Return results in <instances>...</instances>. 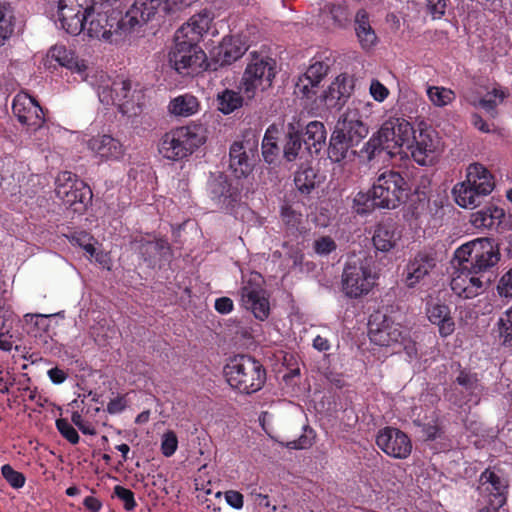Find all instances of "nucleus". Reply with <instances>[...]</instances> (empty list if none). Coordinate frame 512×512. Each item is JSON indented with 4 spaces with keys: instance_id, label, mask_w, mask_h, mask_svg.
Wrapping results in <instances>:
<instances>
[{
    "instance_id": "1",
    "label": "nucleus",
    "mask_w": 512,
    "mask_h": 512,
    "mask_svg": "<svg viewBox=\"0 0 512 512\" xmlns=\"http://www.w3.org/2000/svg\"><path fill=\"white\" fill-rule=\"evenodd\" d=\"M413 126L404 118L391 117L384 121L379 130L365 143L361 152L368 161L386 153L390 158L400 154L403 147L411 142Z\"/></svg>"
},
{
    "instance_id": "2",
    "label": "nucleus",
    "mask_w": 512,
    "mask_h": 512,
    "mask_svg": "<svg viewBox=\"0 0 512 512\" xmlns=\"http://www.w3.org/2000/svg\"><path fill=\"white\" fill-rule=\"evenodd\" d=\"M377 278L371 257L365 253L351 254L343 267L341 291L349 299H360L372 291Z\"/></svg>"
},
{
    "instance_id": "3",
    "label": "nucleus",
    "mask_w": 512,
    "mask_h": 512,
    "mask_svg": "<svg viewBox=\"0 0 512 512\" xmlns=\"http://www.w3.org/2000/svg\"><path fill=\"white\" fill-rule=\"evenodd\" d=\"M230 387L239 393L251 395L261 390L266 382L264 365L250 355H236L224 367Z\"/></svg>"
},
{
    "instance_id": "4",
    "label": "nucleus",
    "mask_w": 512,
    "mask_h": 512,
    "mask_svg": "<svg viewBox=\"0 0 512 512\" xmlns=\"http://www.w3.org/2000/svg\"><path fill=\"white\" fill-rule=\"evenodd\" d=\"M459 265L474 270V273L484 275L493 282L495 268L500 261L499 247L490 238H476L455 251Z\"/></svg>"
},
{
    "instance_id": "5",
    "label": "nucleus",
    "mask_w": 512,
    "mask_h": 512,
    "mask_svg": "<svg viewBox=\"0 0 512 512\" xmlns=\"http://www.w3.org/2000/svg\"><path fill=\"white\" fill-rule=\"evenodd\" d=\"M206 142L204 128L190 124L171 129L160 139L158 151L170 161L187 159Z\"/></svg>"
},
{
    "instance_id": "6",
    "label": "nucleus",
    "mask_w": 512,
    "mask_h": 512,
    "mask_svg": "<svg viewBox=\"0 0 512 512\" xmlns=\"http://www.w3.org/2000/svg\"><path fill=\"white\" fill-rule=\"evenodd\" d=\"M410 187L400 171L386 169L374 181L371 192L375 194L380 209H396L405 203Z\"/></svg>"
},
{
    "instance_id": "7",
    "label": "nucleus",
    "mask_w": 512,
    "mask_h": 512,
    "mask_svg": "<svg viewBox=\"0 0 512 512\" xmlns=\"http://www.w3.org/2000/svg\"><path fill=\"white\" fill-rule=\"evenodd\" d=\"M250 55L251 59L241 80V89L248 99L254 98L258 90L264 91L270 88L276 76L274 59L256 52Z\"/></svg>"
},
{
    "instance_id": "8",
    "label": "nucleus",
    "mask_w": 512,
    "mask_h": 512,
    "mask_svg": "<svg viewBox=\"0 0 512 512\" xmlns=\"http://www.w3.org/2000/svg\"><path fill=\"white\" fill-rule=\"evenodd\" d=\"M169 63L183 76L198 74L210 67L206 54L199 47L198 42L187 38L175 37V45L169 52Z\"/></svg>"
},
{
    "instance_id": "9",
    "label": "nucleus",
    "mask_w": 512,
    "mask_h": 512,
    "mask_svg": "<svg viewBox=\"0 0 512 512\" xmlns=\"http://www.w3.org/2000/svg\"><path fill=\"white\" fill-rule=\"evenodd\" d=\"M56 195L62 202L79 212L92 199V191L84 181L76 178L72 172L65 171L57 179Z\"/></svg>"
},
{
    "instance_id": "10",
    "label": "nucleus",
    "mask_w": 512,
    "mask_h": 512,
    "mask_svg": "<svg viewBox=\"0 0 512 512\" xmlns=\"http://www.w3.org/2000/svg\"><path fill=\"white\" fill-rule=\"evenodd\" d=\"M94 0H58V20L70 35H79L85 28Z\"/></svg>"
},
{
    "instance_id": "11",
    "label": "nucleus",
    "mask_w": 512,
    "mask_h": 512,
    "mask_svg": "<svg viewBox=\"0 0 512 512\" xmlns=\"http://www.w3.org/2000/svg\"><path fill=\"white\" fill-rule=\"evenodd\" d=\"M377 447L394 459H407L412 453L410 437L399 428L386 426L381 428L375 439Z\"/></svg>"
},
{
    "instance_id": "12",
    "label": "nucleus",
    "mask_w": 512,
    "mask_h": 512,
    "mask_svg": "<svg viewBox=\"0 0 512 512\" xmlns=\"http://www.w3.org/2000/svg\"><path fill=\"white\" fill-rule=\"evenodd\" d=\"M492 281L484 275L474 273V270L459 265L453 273L450 286L452 291L460 298L472 299L484 293Z\"/></svg>"
},
{
    "instance_id": "13",
    "label": "nucleus",
    "mask_w": 512,
    "mask_h": 512,
    "mask_svg": "<svg viewBox=\"0 0 512 512\" xmlns=\"http://www.w3.org/2000/svg\"><path fill=\"white\" fill-rule=\"evenodd\" d=\"M12 110L22 125L33 130H38L45 123L43 108L27 93H19L14 97Z\"/></svg>"
},
{
    "instance_id": "14",
    "label": "nucleus",
    "mask_w": 512,
    "mask_h": 512,
    "mask_svg": "<svg viewBox=\"0 0 512 512\" xmlns=\"http://www.w3.org/2000/svg\"><path fill=\"white\" fill-rule=\"evenodd\" d=\"M242 305L250 310L254 317L264 321L270 314V304L266 291L260 283L250 279L240 289Z\"/></svg>"
},
{
    "instance_id": "15",
    "label": "nucleus",
    "mask_w": 512,
    "mask_h": 512,
    "mask_svg": "<svg viewBox=\"0 0 512 512\" xmlns=\"http://www.w3.org/2000/svg\"><path fill=\"white\" fill-rule=\"evenodd\" d=\"M411 142L408 143L407 150L415 162L421 166L433 163L437 150L438 141L434 132L428 129H420L418 134L413 129Z\"/></svg>"
},
{
    "instance_id": "16",
    "label": "nucleus",
    "mask_w": 512,
    "mask_h": 512,
    "mask_svg": "<svg viewBox=\"0 0 512 512\" xmlns=\"http://www.w3.org/2000/svg\"><path fill=\"white\" fill-rule=\"evenodd\" d=\"M208 195L210 199L223 210L232 209L240 201V190L233 186L228 178L219 174L208 182Z\"/></svg>"
},
{
    "instance_id": "17",
    "label": "nucleus",
    "mask_w": 512,
    "mask_h": 512,
    "mask_svg": "<svg viewBox=\"0 0 512 512\" xmlns=\"http://www.w3.org/2000/svg\"><path fill=\"white\" fill-rule=\"evenodd\" d=\"M436 252L432 249L418 251L406 265L405 283L409 288L415 287L436 267Z\"/></svg>"
},
{
    "instance_id": "18",
    "label": "nucleus",
    "mask_w": 512,
    "mask_h": 512,
    "mask_svg": "<svg viewBox=\"0 0 512 512\" xmlns=\"http://www.w3.org/2000/svg\"><path fill=\"white\" fill-rule=\"evenodd\" d=\"M425 311L429 322L438 327L440 337L446 338L454 333L456 324L447 304L431 299L427 301Z\"/></svg>"
},
{
    "instance_id": "19",
    "label": "nucleus",
    "mask_w": 512,
    "mask_h": 512,
    "mask_svg": "<svg viewBox=\"0 0 512 512\" xmlns=\"http://www.w3.org/2000/svg\"><path fill=\"white\" fill-rule=\"evenodd\" d=\"M87 147L101 161H116L125 153L120 140L108 134L93 136L88 140Z\"/></svg>"
},
{
    "instance_id": "20",
    "label": "nucleus",
    "mask_w": 512,
    "mask_h": 512,
    "mask_svg": "<svg viewBox=\"0 0 512 512\" xmlns=\"http://www.w3.org/2000/svg\"><path fill=\"white\" fill-rule=\"evenodd\" d=\"M369 338L372 343L378 346H391L403 340V331L400 324L394 323L384 316L381 323L369 321Z\"/></svg>"
},
{
    "instance_id": "21",
    "label": "nucleus",
    "mask_w": 512,
    "mask_h": 512,
    "mask_svg": "<svg viewBox=\"0 0 512 512\" xmlns=\"http://www.w3.org/2000/svg\"><path fill=\"white\" fill-rule=\"evenodd\" d=\"M401 237L402 232L397 222L388 218L375 226L372 242L377 251L385 253L394 249Z\"/></svg>"
},
{
    "instance_id": "22",
    "label": "nucleus",
    "mask_w": 512,
    "mask_h": 512,
    "mask_svg": "<svg viewBox=\"0 0 512 512\" xmlns=\"http://www.w3.org/2000/svg\"><path fill=\"white\" fill-rule=\"evenodd\" d=\"M329 66L324 62H315L311 64L306 72L298 78L295 86V93L303 98L312 99L317 91L319 84L327 75Z\"/></svg>"
},
{
    "instance_id": "23",
    "label": "nucleus",
    "mask_w": 512,
    "mask_h": 512,
    "mask_svg": "<svg viewBox=\"0 0 512 512\" xmlns=\"http://www.w3.org/2000/svg\"><path fill=\"white\" fill-rule=\"evenodd\" d=\"M335 130L352 146H357L368 135V127L360 119L357 111L346 112L338 120Z\"/></svg>"
},
{
    "instance_id": "24",
    "label": "nucleus",
    "mask_w": 512,
    "mask_h": 512,
    "mask_svg": "<svg viewBox=\"0 0 512 512\" xmlns=\"http://www.w3.org/2000/svg\"><path fill=\"white\" fill-rule=\"evenodd\" d=\"M213 19L214 14L211 10H201L176 31V38H187L199 43L203 35L208 32Z\"/></svg>"
},
{
    "instance_id": "25",
    "label": "nucleus",
    "mask_w": 512,
    "mask_h": 512,
    "mask_svg": "<svg viewBox=\"0 0 512 512\" xmlns=\"http://www.w3.org/2000/svg\"><path fill=\"white\" fill-rule=\"evenodd\" d=\"M131 93V81L122 77L114 79L110 85H101L98 88L99 99L104 104L118 105L123 111V106L128 103Z\"/></svg>"
},
{
    "instance_id": "26",
    "label": "nucleus",
    "mask_w": 512,
    "mask_h": 512,
    "mask_svg": "<svg viewBox=\"0 0 512 512\" xmlns=\"http://www.w3.org/2000/svg\"><path fill=\"white\" fill-rule=\"evenodd\" d=\"M164 4L165 0H135L126 11L127 21H132L135 27L142 26L153 19Z\"/></svg>"
},
{
    "instance_id": "27",
    "label": "nucleus",
    "mask_w": 512,
    "mask_h": 512,
    "mask_svg": "<svg viewBox=\"0 0 512 512\" xmlns=\"http://www.w3.org/2000/svg\"><path fill=\"white\" fill-rule=\"evenodd\" d=\"M479 481L482 485H491V488H487V490L490 492L489 504L495 511L499 510L506 503L505 494L508 487L506 482L490 468L485 469L481 473Z\"/></svg>"
},
{
    "instance_id": "28",
    "label": "nucleus",
    "mask_w": 512,
    "mask_h": 512,
    "mask_svg": "<svg viewBox=\"0 0 512 512\" xmlns=\"http://www.w3.org/2000/svg\"><path fill=\"white\" fill-rule=\"evenodd\" d=\"M354 30L363 49H370L378 42L377 34L370 22V15L365 9H359L354 18Z\"/></svg>"
},
{
    "instance_id": "29",
    "label": "nucleus",
    "mask_w": 512,
    "mask_h": 512,
    "mask_svg": "<svg viewBox=\"0 0 512 512\" xmlns=\"http://www.w3.org/2000/svg\"><path fill=\"white\" fill-rule=\"evenodd\" d=\"M229 156V167L236 178L247 177L252 172L253 161L247 154L243 142H234L230 147Z\"/></svg>"
},
{
    "instance_id": "30",
    "label": "nucleus",
    "mask_w": 512,
    "mask_h": 512,
    "mask_svg": "<svg viewBox=\"0 0 512 512\" xmlns=\"http://www.w3.org/2000/svg\"><path fill=\"white\" fill-rule=\"evenodd\" d=\"M247 50L246 45L237 37H224L218 47L217 62L220 66L230 65L241 58Z\"/></svg>"
},
{
    "instance_id": "31",
    "label": "nucleus",
    "mask_w": 512,
    "mask_h": 512,
    "mask_svg": "<svg viewBox=\"0 0 512 512\" xmlns=\"http://www.w3.org/2000/svg\"><path fill=\"white\" fill-rule=\"evenodd\" d=\"M465 182L482 193L490 194L494 188L493 176L479 163L469 165Z\"/></svg>"
},
{
    "instance_id": "32",
    "label": "nucleus",
    "mask_w": 512,
    "mask_h": 512,
    "mask_svg": "<svg viewBox=\"0 0 512 512\" xmlns=\"http://www.w3.org/2000/svg\"><path fill=\"white\" fill-rule=\"evenodd\" d=\"M327 132L320 121H311L306 125L303 142L310 154H318L326 144Z\"/></svg>"
},
{
    "instance_id": "33",
    "label": "nucleus",
    "mask_w": 512,
    "mask_h": 512,
    "mask_svg": "<svg viewBox=\"0 0 512 512\" xmlns=\"http://www.w3.org/2000/svg\"><path fill=\"white\" fill-rule=\"evenodd\" d=\"M453 195L460 207L473 209L480 204L482 197L488 194L482 193L477 188H473L470 184L463 181L454 186Z\"/></svg>"
},
{
    "instance_id": "34",
    "label": "nucleus",
    "mask_w": 512,
    "mask_h": 512,
    "mask_svg": "<svg viewBox=\"0 0 512 512\" xmlns=\"http://www.w3.org/2000/svg\"><path fill=\"white\" fill-rule=\"evenodd\" d=\"M199 109L200 102L198 98L189 93L173 98L168 105L169 112L179 117H190L196 114Z\"/></svg>"
},
{
    "instance_id": "35",
    "label": "nucleus",
    "mask_w": 512,
    "mask_h": 512,
    "mask_svg": "<svg viewBox=\"0 0 512 512\" xmlns=\"http://www.w3.org/2000/svg\"><path fill=\"white\" fill-rule=\"evenodd\" d=\"M505 216L504 210L494 205H489L476 211L471 216V223L476 228L492 229L501 223Z\"/></svg>"
},
{
    "instance_id": "36",
    "label": "nucleus",
    "mask_w": 512,
    "mask_h": 512,
    "mask_svg": "<svg viewBox=\"0 0 512 512\" xmlns=\"http://www.w3.org/2000/svg\"><path fill=\"white\" fill-rule=\"evenodd\" d=\"M139 252L145 262H152L157 256L163 260H169L172 256L171 246L165 239L141 242Z\"/></svg>"
},
{
    "instance_id": "37",
    "label": "nucleus",
    "mask_w": 512,
    "mask_h": 512,
    "mask_svg": "<svg viewBox=\"0 0 512 512\" xmlns=\"http://www.w3.org/2000/svg\"><path fill=\"white\" fill-rule=\"evenodd\" d=\"M107 16L105 13L95 12L93 9L89 13V18L85 22V28L87 35L91 38L97 39H110V30L107 26Z\"/></svg>"
},
{
    "instance_id": "38",
    "label": "nucleus",
    "mask_w": 512,
    "mask_h": 512,
    "mask_svg": "<svg viewBox=\"0 0 512 512\" xmlns=\"http://www.w3.org/2000/svg\"><path fill=\"white\" fill-rule=\"evenodd\" d=\"M50 53L51 57L54 58L61 66L70 70L82 72L87 68L84 60H80L72 50L67 49L63 45L54 46Z\"/></svg>"
},
{
    "instance_id": "39",
    "label": "nucleus",
    "mask_w": 512,
    "mask_h": 512,
    "mask_svg": "<svg viewBox=\"0 0 512 512\" xmlns=\"http://www.w3.org/2000/svg\"><path fill=\"white\" fill-rule=\"evenodd\" d=\"M105 10L99 11L100 13H105L107 16V26L110 30V37L115 34L126 33L135 28V25L132 21H127L126 13L123 14L121 11L117 9L111 8L109 5H105Z\"/></svg>"
},
{
    "instance_id": "40",
    "label": "nucleus",
    "mask_w": 512,
    "mask_h": 512,
    "mask_svg": "<svg viewBox=\"0 0 512 512\" xmlns=\"http://www.w3.org/2000/svg\"><path fill=\"white\" fill-rule=\"evenodd\" d=\"M280 216L290 234L297 235L305 231L302 213L295 210L290 204L285 203L281 206Z\"/></svg>"
},
{
    "instance_id": "41",
    "label": "nucleus",
    "mask_w": 512,
    "mask_h": 512,
    "mask_svg": "<svg viewBox=\"0 0 512 512\" xmlns=\"http://www.w3.org/2000/svg\"><path fill=\"white\" fill-rule=\"evenodd\" d=\"M353 146L335 129L331 134L329 146L327 149L328 158L335 163H339L347 157L349 150Z\"/></svg>"
},
{
    "instance_id": "42",
    "label": "nucleus",
    "mask_w": 512,
    "mask_h": 512,
    "mask_svg": "<svg viewBox=\"0 0 512 512\" xmlns=\"http://www.w3.org/2000/svg\"><path fill=\"white\" fill-rule=\"evenodd\" d=\"M493 332L502 346L512 347V306L499 317Z\"/></svg>"
},
{
    "instance_id": "43",
    "label": "nucleus",
    "mask_w": 512,
    "mask_h": 512,
    "mask_svg": "<svg viewBox=\"0 0 512 512\" xmlns=\"http://www.w3.org/2000/svg\"><path fill=\"white\" fill-rule=\"evenodd\" d=\"M378 207V200L371 189L367 192L359 191L353 198L352 209L360 216L371 214Z\"/></svg>"
},
{
    "instance_id": "44",
    "label": "nucleus",
    "mask_w": 512,
    "mask_h": 512,
    "mask_svg": "<svg viewBox=\"0 0 512 512\" xmlns=\"http://www.w3.org/2000/svg\"><path fill=\"white\" fill-rule=\"evenodd\" d=\"M216 101L218 110L225 115L234 112L243 105V97L240 93L230 89L218 93Z\"/></svg>"
},
{
    "instance_id": "45",
    "label": "nucleus",
    "mask_w": 512,
    "mask_h": 512,
    "mask_svg": "<svg viewBox=\"0 0 512 512\" xmlns=\"http://www.w3.org/2000/svg\"><path fill=\"white\" fill-rule=\"evenodd\" d=\"M303 144L301 132L296 130L294 125L290 124L283 147L284 158L289 162L296 160Z\"/></svg>"
},
{
    "instance_id": "46",
    "label": "nucleus",
    "mask_w": 512,
    "mask_h": 512,
    "mask_svg": "<svg viewBox=\"0 0 512 512\" xmlns=\"http://www.w3.org/2000/svg\"><path fill=\"white\" fill-rule=\"evenodd\" d=\"M14 11L10 4L0 2V47L14 31Z\"/></svg>"
},
{
    "instance_id": "47",
    "label": "nucleus",
    "mask_w": 512,
    "mask_h": 512,
    "mask_svg": "<svg viewBox=\"0 0 512 512\" xmlns=\"http://www.w3.org/2000/svg\"><path fill=\"white\" fill-rule=\"evenodd\" d=\"M317 174L311 167L300 168L294 176V183L301 194L308 195L316 186Z\"/></svg>"
},
{
    "instance_id": "48",
    "label": "nucleus",
    "mask_w": 512,
    "mask_h": 512,
    "mask_svg": "<svg viewBox=\"0 0 512 512\" xmlns=\"http://www.w3.org/2000/svg\"><path fill=\"white\" fill-rule=\"evenodd\" d=\"M456 384L461 386L469 395H476L480 391L479 379L476 373L467 369H460L455 381Z\"/></svg>"
},
{
    "instance_id": "49",
    "label": "nucleus",
    "mask_w": 512,
    "mask_h": 512,
    "mask_svg": "<svg viewBox=\"0 0 512 512\" xmlns=\"http://www.w3.org/2000/svg\"><path fill=\"white\" fill-rule=\"evenodd\" d=\"M429 100L438 107H443L450 104L455 99V94L451 89L430 86L427 89Z\"/></svg>"
},
{
    "instance_id": "50",
    "label": "nucleus",
    "mask_w": 512,
    "mask_h": 512,
    "mask_svg": "<svg viewBox=\"0 0 512 512\" xmlns=\"http://www.w3.org/2000/svg\"><path fill=\"white\" fill-rule=\"evenodd\" d=\"M26 322L29 326L28 333L35 337L41 336L43 332H47L50 327V318L47 315L35 314L26 315Z\"/></svg>"
},
{
    "instance_id": "51",
    "label": "nucleus",
    "mask_w": 512,
    "mask_h": 512,
    "mask_svg": "<svg viewBox=\"0 0 512 512\" xmlns=\"http://www.w3.org/2000/svg\"><path fill=\"white\" fill-rule=\"evenodd\" d=\"M314 441V430L309 426H305L304 432L297 439L282 443V445L291 450H302L310 448L314 444Z\"/></svg>"
},
{
    "instance_id": "52",
    "label": "nucleus",
    "mask_w": 512,
    "mask_h": 512,
    "mask_svg": "<svg viewBox=\"0 0 512 512\" xmlns=\"http://www.w3.org/2000/svg\"><path fill=\"white\" fill-rule=\"evenodd\" d=\"M280 149L274 137L269 135V130L266 131L262 141V156L266 163L273 164L279 156Z\"/></svg>"
},
{
    "instance_id": "53",
    "label": "nucleus",
    "mask_w": 512,
    "mask_h": 512,
    "mask_svg": "<svg viewBox=\"0 0 512 512\" xmlns=\"http://www.w3.org/2000/svg\"><path fill=\"white\" fill-rule=\"evenodd\" d=\"M339 84L332 82L323 93L324 104L331 109H341L345 103L342 96L338 94Z\"/></svg>"
},
{
    "instance_id": "54",
    "label": "nucleus",
    "mask_w": 512,
    "mask_h": 512,
    "mask_svg": "<svg viewBox=\"0 0 512 512\" xmlns=\"http://www.w3.org/2000/svg\"><path fill=\"white\" fill-rule=\"evenodd\" d=\"M416 198L417 200L412 199L410 204L412 216L416 220L425 221L427 219V209H429V199L424 193H417Z\"/></svg>"
},
{
    "instance_id": "55",
    "label": "nucleus",
    "mask_w": 512,
    "mask_h": 512,
    "mask_svg": "<svg viewBox=\"0 0 512 512\" xmlns=\"http://www.w3.org/2000/svg\"><path fill=\"white\" fill-rule=\"evenodd\" d=\"M3 478L14 489H20L25 485L26 478L23 473L16 471L10 464L1 467Z\"/></svg>"
},
{
    "instance_id": "56",
    "label": "nucleus",
    "mask_w": 512,
    "mask_h": 512,
    "mask_svg": "<svg viewBox=\"0 0 512 512\" xmlns=\"http://www.w3.org/2000/svg\"><path fill=\"white\" fill-rule=\"evenodd\" d=\"M113 496L123 502V508L126 511H133L137 506L134 492L124 486L116 485L113 489Z\"/></svg>"
},
{
    "instance_id": "57",
    "label": "nucleus",
    "mask_w": 512,
    "mask_h": 512,
    "mask_svg": "<svg viewBox=\"0 0 512 512\" xmlns=\"http://www.w3.org/2000/svg\"><path fill=\"white\" fill-rule=\"evenodd\" d=\"M336 249L337 244L331 236H321L313 242V250L319 256H327Z\"/></svg>"
},
{
    "instance_id": "58",
    "label": "nucleus",
    "mask_w": 512,
    "mask_h": 512,
    "mask_svg": "<svg viewBox=\"0 0 512 512\" xmlns=\"http://www.w3.org/2000/svg\"><path fill=\"white\" fill-rule=\"evenodd\" d=\"M56 428L59 433L71 444L75 445L79 442V434L76 429L69 423L65 418H59L56 420Z\"/></svg>"
},
{
    "instance_id": "59",
    "label": "nucleus",
    "mask_w": 512,
    "mask_h": 512,
    "mask_svg": "<svg viewBox=\"0 0 512 512\" xmlns=\"http://www.w3.org/2000/svg\"><path fill=\"white\" fill-rule=\"evenodd\" d=\"M178 448V438L174 431L168 430L161 439V452L165 457L174 455Z\"/></svg>"
},
{
    "instance_id": "60",
    "label": "nucleus",
    "mask_w": 512,
    "mask_h": 512,
    "mask_svg": "<svg viewBox=\"0 0 512 512\" xmlns=\"http://www.w3.org/2000/svg\"><path fill=\"white\" fill-rule=\"evenodd\" d=\"M334 82L339 84L338 94L342 96L344 103H346L354 89L352 78L346 74H341Z\"/></svg>"
},
{
    "instance_id": "61",
    "label": "nucleus",
    "mask_w": 512,
    "mask_h": 512,
    "mask_svg": "<svg viewBox=\"0 0 512 512\" xmlns=\"http://www.w3.org/2000/svg\"><path fill=\"white\" fill-rule=\"evenodd\" d=\"M497 292L500 297L512 299V268L500 278Z\"/></svg>"
},
{
    "instance_id": "62",
    "label": "nucleus",
    "mask_w": 512,
    "mask_h": 512,
    "mask_svg": "<svg viewBox=\"0 0 512 512\" xmlns=\"http://www.w3.org/2000/svg\"><path fill=\"white\" fill-rule=\"evenodd\" d=\"M421 427L422 434L425 437V440L427 441H433L437 438L442 437L443 431L439 426L437 419L429 423H424L421 425Z\"/></svg>"
},
{
    "instance_id": "63",
    "label": "nucleus",
    "mask_w": 512,
    "mask_h": 512,
    "mask_svg": "<svg viewBox=\"0 0 512 512\" xmlns=\"http://www.w3.org/2000/svg\"><path fill=\"white\" fill-rule=\"evenodd\" d=\"M369 91L373 99L377 102H383L390 93L388 88L378 79H372Z\"/></svg>"
},
{
    "instance_id": "64",
    "label": "nucleus",
    "mask_w": 512,
    "mask_h": 512,
    "mask_svg": "<svg viewBox=\"0 0 512 512\" xmlns=\"http://www.w3.org/2000/svg\"><path fill=\"white\" fill-rule=\"evenodd\" d=\"M427 210V219H425L427 222H430V220H441L444 216V207L442 202L437 199H429V209Z\"/></svg>"
}]
</instances>
